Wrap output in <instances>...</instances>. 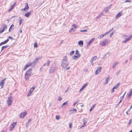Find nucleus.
<instances>
[{
    "label": "nucleus",
    "instance_id": "f257e3e1",
    "mask_svg": "<svg viewBox=\"0 0 132 132\" xmlns=\"http://www.w3.org/2000/svg\"><path fill=\"white\" fill-rule=\"evenodd\" d=\"M67 56H65L63 57L61 66L62 67L65 68L67 67L69 64L68 61L67 59Z\"/></svg>",
    "mask_w": 132,
    "mask_h": 132
},
{
    "label": "nucleus",
    "instance_id": "f03ea898",
    "mask_svg": "<svg viewBox=\"0 0 132 132\" xmlns=\"http://www.w3.org/2000/svg\"><path fill=\"white\" fill-rule=\"evenodd\" d=\"M31 68H30L26 72L25 74V78L26 80H28L31 74Z\"/></svg>",
    "mask_w": 132,
    "mask_h": 132
},
{
    "label": "nucleus",
    "instance_id": "7ed1b4c3",
    "mask_svg": "<svg viewBox=\"0 0 132 132\" xmlns=\"http://www.w3.org/2000/svg\"><path fill=\"white\" fill-rule=\"evenodd\" d=\"M57 69V68L56 67H51L49 69V73H51L54 72L55 70Z\"/></svg>",
    "mask_w": 132,
    "mask_h": 132
},
{
    "label": "nucleus",
    "instance_id": "20e7f679",
    "mask_svg": "<svg viewBox=\"0 0 132 132\" xmlns=\"http://www.w3.org/2000/svg\"><path fill=\"white\" fill-rule=\"evenodd\" d=\"M12 96H10L8 98L7 101V102L9 105H10L12 104Z\"/></svg>",
    "mask_w": 132,
    "mask_h": 132
},
{
    "label": "nucleus",
    "instance_id": "39448f33",
    "mask_svg": "<svg viewBox=\"0 0 132 132\" xmlns=\"http://www.w3.org/2000/svg\"><path fill=\"white\" fill-rule=\"evenodd\" d=\"M36 86H34L33 87H31L30 88L28 94L27 95V96H29L31 95V94L32 92L34 90V89L36 88Z\"/></svg>",
    "mask_w": 132,
    "mask_h": 132
},
{
    "label": "nucleus",
    "instance_id": "423d86ee",
    "mask_svg": "<svg viewBox=\"0 0 132 132\" xmlns=\"http://www.w3.org/2000/svg\"><path fill=\"white\" fill-rule=\"evenodd\" d=\"M16 122H14L12 123L9 128V130L11 131L12 130L14 127L15 126L16 124Z\"/></svg>",
    "mask_w": 132,
    "mask_h": 132
},
{
    "label": "nucleus",
    "instance_id": "0eeeda50",
    "mask_svg": "<svg viewBox=\"0 0 132 132\" xmlns=\"http://www.w3.org/2000/svg\"><path fill=\"white\" fill-rule=\"evenodd\" d=\"M27 112L26 111L21 113L20 115V117L21 119L23 118L27 114Z\"/></svg>",
    "mask_w": 132,
    "mask_h": 132
},
{
    "label": "nucleus",
    "instance_id": "6e6552de",
    "mask_svg": "<svg viewBox=\"0 0 132 132\" xmlns=\"http://www.w3.org/2000/svg\"><path fill=\"white\" fill-rule=\"evenodd\" d=\"M40 59V57H39L38 58H37L35 59L33 62L31 63V66L34 67L36 63L38 61V60Z\"/></svg>",
    "mask_w": 132,
    "mask_h": 132
},
{
    "label": "nucleus",
    "instance_id": "1a4fd4ad",
    "mask_svg": "<svg viewBox=\"0 0 132 132\" xmlns=\"http://www.w3.org/2000/svg\"><path fill=\"white\" fill-rule=\"evenodd\" d=\"M109 39H105L104 41H103L101 43V45L103 46H105L106 44L109 42Z\"/></svg>",
    "mask_w": 132,
    "mask_h": 132
},
{
    "label": "nucleus",
    "instance_id": "9d476101",
    "mask_svg": "<svg viewBox=\"0 0 132 132\" xmlns=\"http://www.w3.org/2000/svg\"><path fill=\"white\" fill-rule=\"evenodd\" d=\"M102 69V68L101 67H99L95 71V74L96 75H97L101 71V70Z\"/></svg>",
    "mask_w": 132,
    "mask_h": 132
},
{
    "label": "nucleus",
    "instance_id": "9b49d317",
    "mask_svg": "<svg viewBox=\"0 0 132 132\" xmlns=\"http://www.w3.org/2000/svg\"><path fill=\"white\" fill-rule=\"evenodd\" d=\"M6 79V78H4L0 82V86H2L1 88H2L4 86V84L5 83V80Z\"/></svg>",
    "mask_w": 132,
    "mask_h": 132
},
{
    "label": "nucleus",
    "instance_id": "f8f14e48",
    "mask_svg": "<svg viewBox=\"0 0 132 132\" xmlns=\"http://www.w3.org/2000/svg\"><path fill=\"white\" fill-rule=\"evenodd\" d=\"M29 8V7L28 5V4L27 3H26L25 4V6L24 9H22L21 10H23L25 11L27 10Z\"/></svg>",
    "mask_w": 132,
    "mask_h": 132
},
{
    "label": "nucleus",
    "instance_id": "ddd939ff",
    "mask_svg": "<svg viewBox=\"0 0 132 132\" xmlns=\"http://www.w3.org/2000/svg\"><path fill=\"white\" fill-rule=\"evenodd\" d=\"M32 12V11H31L28 12L24 15V16L26 17H28L31 14V13Z\"/></svg>",
    "mask_w": 132,
    "mask_h": 132
},
{
    "label": "nucleus",
    "instance_id": "4468645a",
    "mask_svg": "<svg viewBox=\"0 0 132 132\" xmlns=\"http://www.w3.org/2000/svg\"><path fill=\"white\" fill-rule=\"evenodd\" d=\"M9 39H7L6 40L4 41V42H1L0 44V46L3 44H6L9 41Z\"/></svg>",
    "mask_w": 132,
    "mask_h": 132
},
{
    "label": "nucleus",
    "instance_id": "2eb2a0df",
    "mask_svg": "<svg viewBox=\"0 0 132 132\" xmlns=\"http://www.w3.org/2000/svg\"><path fill=\"white\" fill-rule=\"evenodd\" d=\"M94 39V38H93L91 39L87 43V46H88L89 45L92 43L93 42Z\"/></svg>",
    "mask_w": 132,
    "mask_h": 132
},
{
    "label": "nucleus",
    "instance_id": "dca6fc26",
    "mask_svg": "<svg viewBox=\"0 0 132 132\" xmlns=\"http://www.w3.org/2000/svg\"><path fill=\"white\" fill-rule=\"evenodd\" d=\"M97 56H95L94 57H92L91 59V60L90 61L91 62V63L92 64V65H93V64L92 63L93 61H94L95 60H96L97 59Z\"/></svg>",
    "mask_w": 132,
    "mask_h": 132
},
{
    "label": "nucleus",
    "instance_id": "f3484780",
    "mask_svg": "<svg viewBox=\"0 0 132 132\" xmlns=\"http://www.w3.org/2000/svg\"><path fill=\"white\" fill-rule=\"evenodd\" d=\"M122 12H119L118 13L116 16V18H118L122 15Z\"/></svg>",
    "mask_w": 132,
    "mask_h": 132
},
{
    "label": "nucleus",
    "instance_id": "a211bd4d",
    "mask_svg": "<svg viewBox=\"0 0 132 132\" xmlns=\"http://www.w3.org/2000/svg\"><path fill=\"white\" fill-rule=\"evenodd\" d=\"M86 119L85 118H84L83 119V122L84 123V125L82 126L81 127L79 128V129H80L81 128L84 126V125L85 124L87 123V121L86 120Z\"/></svg>",
    "mask_w": 132,
    "mask_h": 132
},
{
    "label": "nucleus",
    "instance_id": "6ab92c4d",
    "mask_svg": "<svg viewBox=\"0 0 132 132\" xmlns=\"http://www.w3.org/2000/svg\"><path fill=\"white\" fill-rule=\"evenodd\" d=\"M50 64V61L49 60H47V63H46L44 64L43 66V67L44 66H46H46H48Z\"/></svg>",
    "mask_w": 132,
    "mask_h": 132
},
{
    "label": "nucleus",
    "instance_id": "aec40b11",
    "mask_svg": "<svg viewBox=\"0 0 132 132\" xmlns=\"http://www.w3.org/2000/svg\"><path fill=\"white\" fill-rule=\"evenodd\" d=\"M78 44L80 46H82L83 44V41L82 40L79 41L78 42Z\"/></svg>",
    "mask_w": 132,
    "mask_h": 132
},
{
    "label": "nucleus",
    "instance_id": "412c9836",
    "mask_svg": "<svg viewBox=\"0 0 132 132\" xmlns=\"http://www.w3.org/2000/svg\"><path fill=\"white\" fill-rule=\"evenodd\" d=\"M87 83H86L81 88V89L80 90L79 92H80L82 90L86 87V86L87 85Z\"/></svg>",
    "mask_w": 132,
    "mask_h": 132
},
{
    "label": "nucleus",
    "instance_id": "4be33fe9",
    "mask_svg": "<svg viewBox=\"0 0 132 132\" xmlns=\"http://www.w3.org/2000/svg\"><path fill=\"white\" fill-rule=\"evenodd\" d=\"M80 55H74L72 56V58L73 59L75 60L76 59L80 57Z\"/></svg>",
    "mask_w": 132,
    "mask_h": 132
},
{
    "label": "nucleus",
    "instance_id": "5701e85b",
    "mask_svg": "<svg viewBox=\"0 0 132 132\" xmlns=\"http://www.w3.org/2000/svg\"><path fill=\"white\" fill-rule=\"evenodd\" d=\"M110 76H108V77L106 78L105 80V82L104 84H107L108 83V81L109 79Z\"/></svg>",
    "mask_w": 132,
    "mask_h": 132
},
{
    "label": "nucleus",
    "instance_id": "b1692460",
    "mask_svg": "<svg viewBox=\"0 0 132 132\" xmlns=\"http://www.w3.org/2000/svg\"><path fill=\"white\" fill-rule=\"evenodd\" d=\"M7 26L6 24H3L2 25L1 28H3L5 30L7 29Z\"/></svg>",
    "mask_w": 132,
    "mask_h": 132
},
{
    "label": "nucleus",
    "instance_id": "393cba45",
    "mask_svg": "<svg viewBox=\"0 0 132 132\" xmlns=\"http://www.w3.org/2000/svg\"><path fill=\"white\" fill-rule=\"evenodd\" d=\"M125 39L122 42V43H126L129 40H130L129 39V38H125Z\"/></svg>",
    "mask_w": 132,
    "mask_h": 132
},
{
    "label": "nucleus",
    "instance_id": "a878e982",
    "mask_svg": "<svg viewBox=\"0 0 132 132\" xmlns=\"http://www.w3.org/2000/svg\"><path fill=\"white\" fill-rule=\"evenodd\" d=\"M8 46H9L8 45H7L6 46H3L2 47L1 51H3L4 49L6 48Z\"/></svg>",
    "mask_w": 132,
    "mask_h": 132
},
{
    "label": "nucleus",
    "instance_id": "bb28decb",
    "mask_svg": "<svg viewBox=\"0 0 132 132\" xmlns=\"http://www.w3.org/2000/svg\"><path fill=\"white\" fill-rule=\"evenodd\" d=\"M108 10H109L106 7L104 9L102 13L103 14L104 12H105V13H106L108 11Z\"/></svg>",
    "mask_w": 132,
    "mask_h": 132
},
{
    "label": "nucleus",
    "instance_id": "cd10ccee",
    "mask_svg": "<svg viewBox=\"0 0 132 132\" xmlns=\"http://www.w3.org/2000/svg\"><path fill=\"white\" fill-rule=\"evenodd\" d=\"M120 83H118L117 84H116L115 86H114L113 88V89H116L119 86Z\"/></svg>",
    "mask_w": 132,
    "mask_h": 132
},
{
    "label": "nucleus",
    "instance_id": "c85d7f7f",
    "mask_svg": "<svg viewBox=\"0 0 132 132\" xmlns=\"http://www.w3.org/2000/svg\"><path fill=\"white\" fill-rule=\"evenodd\" d=\"M76 31L75 29H74L73 28H72L70 29L69 31V32H72L75 31Z\"/></svg>",
    "mask_w": 132,
    "mask_h": 132
},
{
    "label": "nucleus",
    "instance_id": "c756f323",
    "mask_svg": "<svg viewBox=\"0 0 132 132\" xmlns=\"http://www.w3.org/2000/svg\"><path fill=\"white\" fill-rule=\"evenodd\" d=\"M15 4L16 3H15L13 4V5L11 6V9L9 10V11H10L14 7L15 5Z\"/></svg>",
    "mask_w": 132,
    "mask_h": 132
},
{
    "label": "nucleus",
    "instance_id": "7c9ffc66",
    "mask_svg": "<svg viewBox=\"0 0 132 132\" xmlns=\"http://www.w3.org/2000/svg\"><path fill=\"white\" fill-rule=\"evenodd\" d=\"M132 94V89L129 92V94L128 95V98L129 97H130Z\"/></svg>",
    "mask_w": 132,
    "mask_h": 132
},
{
    "label": "nucleus",
    "instance_id": "2f4dec72",
    "mask_svg": "<svg viewBox=\"0 0 132 132\" xmlns=\"http://www.w3.org/2000/svg\"><path fill=\"white\" fill-rule=\"evenodd\" d=\"M109 53H107L104 54V56L103 58V59H104V60H105L106 57V55L108 54Z\"/></svg>",
    "mask_w": 132,
    "mask_h": 132
},
{
    "label": "nucleus",
    "instance_id": "473e14b6",
    "mask_svg": "<svg viewBox=\"0 0 132 132\" xmlns=\"http://www.w3.org/2000/svg\"><path fill=\"white\" fill-rule=\"evenodd\" d=\"M117 63H118L117 62H115V63H114L112 65V68H114L116 67L117 65Z\"/></svg>",
    "mask_w": 132,
    "mask_h": 132
},
{
    "label": "nucleus",
    "instance_id": "72a5a7b5",
    "mask_svg": "<svg viewBox=\"0 0 132 132\" xmlns=\"http://www.w3.org/2000/svg\"><path fill=\"white\" fill-rule=\"evenodd\" d=\"M96 105V104H94L93 105V106L90 109V111H91L94 108L95 106Z\"/></svg>",
    "mask_w": 132,
    "mask_h": 132
},
{
    "label": "nucleus",
    "instance_id": "f704fd0d",
    "mask_svg": "<svg viewBox=\"0 0 132 132\" xmlns=\"http://www.w3.org/2000/svg\"><path fill=\"white\" fill-rule=\"evenodd\" d=\"M4 29L3 28H1L0 29V33L1 34L2 32H3L4 30Z\"/></svg>",
    "mask_w": 132,
    "mask_h": 132
},
{
    "label": "nucleus",
    "instance_id": "c9c22d12",
    "mask_svg": "<svg viewBox=\"0 0 132 132\" xmlns=\"http://www.w3.org/2000/svg\"><path fill=\"white\" fill-rule=\"evenodd\" d=\"M75 54L78 55H80V54L79 53V52L77 50H76V51Z\"/></svg>",
    "mask_w": 132,
    "mask_h": 132
},
{
    "label": "nucleus",
    "instance_id": "e433bc0d",
    "mask_svg": "<svg viewBox=\"0 0 132 132\" xmlns=\"http://www.w3.org/2000/svg\"><path fill=\"white\" fill-rule=\"evenodd\" d=\"M126 93V92H125V93L124 94H123V95L120 98V100H121L122 101V100L123 99V97H124V95Z\"/></svg>",
    "mask_w": 132,
    "mask_h": 132
},
{
    "label": "nucleus",
    "instance_id": "4c0bfd02",
    "mask_svg": "<svg viewBox=\"0 0 132 132\" xmlns=\"http://www.w3.org/2000/svg\"><path fill=\"white\" fill-rule=\"evenodd\" d=\"M104 37V36H103V35H100L99 36H98V38L99 39H100L102 37Z\"/></svg>",
    "mask_w": 132,
    "mask_h": 132
},
{
    "label": "nucleus",
    "instance_id": "58836bf2",
    "mask_svg": "<svg viewBox=\"0 0 132 132\" xmlns=\"http://www.w3.org/2000/svg\"><path fill=\"white\" fill-rule=\"evenodd\" d=\"M30 65L31 66V63H28L25 65V66L27 68H28V67H29V66H30Z\"/></svg>",
    "mask_w": 132,
    "mask_h": 132
},
{
    "label": "nucleus",
    "instance_id": "ea45409f",
    "mask_svg": "<svg viewBox=\"0 0 132 132\" xmlns=\"http://www.w3.org/2000/svg\"><path fill=\"white\" fill-rule=\"evenodd\" d=\"M68 103V101H67L65 102H64L62 106H61V107H62L64 105H65L66 104H67Z\"/></svg>",
    "mask_w": 132,
    "mask_h": 132
},
{
    "label": "nucleus",
    "instance_id": "a19ab883",
    "mask_svg": "<svg viewBox=\"0 0 132 132\" xmlns=\"http://www.w3.org/2000/svg\"><path fill=\"white\" fill-rule=\"evenodd\" d=\"M81 32H86L87 31V29H84V30H81L80 31Z\"/></svg>",
    "mask_w": 132,
    "mask_h": 132
},
{
    "label": "nucleus",
    "instance_id": "79ce46f5",
    "mask_svg": "<svg viewBox=\"0 0 132 132\" xmlns=\"http://www.w3.org/2000/svg\"><path fill=\"white\" fill-rule=\"evenodd\" d=\"M14 25L13 24H12L11 25V26L10 27V28H9V32L10 31V30L11 29H12V27H14Z\"/></svg>",
    "mask_w": 132,
    "mask_h": 132
},
{
    "label": "nucleus",
    "instance_id": "37998d69",
    "mask_svg": "<svg viewBox=\"0 0 132 132\" xmlns=\"http://www.w3.org/2000/svg\"><path fill=\"white\" fill-rule=\"evenodd\" d=\"M103 15V14L102 13H101L97 17V18H99L100 17H101Z\"/></svg>",
    "mask_w": 132,
    "mask_h": 132
},
{
    "label": "nucleus",
    "instance_id": "c03bdc74",
    "mask_svg": "<svg viewBox=\"0 0 132 132\" xmlns=\"http://www.w3.org/2000/svg\"><path fill=\"white\" fill-rule=\"evenodd\" d=\"M55 118L57 120H58L60 119V116H56Z\"/></svg>",
    "mask_w": 132,
    "mask_h": 132
},
{
    "label": "nucleus",
    "instance_id": "a18cd8bd",
    "mask_svg": "<svg viewBox=\"0 0 132 132\" xmlns=\"http://www.w3.org/2000/svg\"><path fill=\"white\" fill-rule=\"evenodd\" d=\"M112 5V4H111L109 6H108V7H106L107 9H108V10L110 9L111 8V7Z\"/></svg>",
    "mask_w": 132,
    "mask_h": 132
},
{
    "label": "nucleus",
    "instance_id": "49530a36",
    "mask_svg": "<svg viewBox=\"0 0 132 132\" xmlns=\"http://www.w3.org/2000/svg\"><path fill=\"white\" fill-rule=\"evenodd\" d=\"M77 27V26L75 24H73L72 26V27H74L75 28H76Z\"/></svg>",
    "mask_w": 132,
    "mask_h": 132
},
{
    "label": "nucleus",
    "instance_id": "de8ad7c7",
    "mask_svg": "<svg viewBox=\"0 0 132 132\" xmlns=\"http://www.w3.org/2000/svg\"><path fill=\"white\" fill-rule=\"evenodd\" d=\"M74 52H75L73 51H72L71 52H70V55H72L74 53Z\"/></svg>",
    "mask_w": 132,
    "mask_h": 132
},
{
    "label": "nucleus",
    "instance_id": "09e8293b",
    "mask_svg": "<svg viewBox=\"0 0 132 132\" xmlns=\"http://www.w3.org/2000/svg\"><path fill=\"white\" fill-rule=\"evenodd\" d=\"M114 33V32H112L110 34V38H111L112 37V36L113 35Z\"/></svg>",
    "mask_w": 132,
    "mask_h": 132
},
{
    "label": "nucleus",
    "instance_id": "8fccbe9b",
    "mask_svg": "<svg viewBox=\"0 0 132 132\" xmlns=\"http://www.w3.org/2000/svg\"><path fill=\"white\" fill-rule=\"evenodd\" d=\"M109 33V32H107L105 33H104V34H103V36H106L107 34Z\"/></svg>",
    "mask_w": 132,
    "mask_h": 132
},
{
    "label": "nucleus",
    "instance_id": "3c124183",
    "mask_svg": "<svg viewBox=\"0 0 132 132\" xmlns=\"http://www.w3.org/2000/svg\"><path fill=\"white\" fill-rule=\"evenodd\" d=\"M43 2L41 1L40 3L38 5V6H40L43 3Z\"/></svg>",
    "mask_w": 132,
    "mask_h": 132
},
{
    "label": "nucleus",
    "instance_id": "603ef678",
    "mask_svg": "<svg viewBox=\"0 0 132 132\" xmlns=\"http://www.w3.org/2000/svg\"><path fill=\"white\" fill-rule=\"evenodd\" d=\"M77 111V109L75 108V109H73L72 110L71 109V110H70V111H75V112H76Z\"/></svg>",
    "mask_w": 132,
    "mask_h": 132
},
{
    "label": "nucleus",
    "instance_id": "864d4df0",
    "mask_svg": "<svg viewBox=\"0 0 132 132\" xmlns=\"http://www.w3.org/2000/svg\"><path fill=\"white\" fill-rule=\"evenodd\" d=\"M131 119H130L129 121L128 124L129 125H130L131 124Z\"/></svg>",
    "mask_w": 132,
    "mask_h": 132
},
{
    "label": "nucleus",
    "instance_id": "5fc2aeb1",
    "mask_svg": "<svg viewBox=\"0 0 132 132\" xmlns=\"http://www.w3.org/2000/svg\"><path fill=\"white\" fill-rule=\"evenodd\" d=\"M8 38H9L11 40H13L14 39V38L11 36H9Z\"/></svg>",
    "mask_w": 132,
    "mask_h": 132
},
{
    "label": "nucleus",
    "instance_id": "6e6d98bb",
    "mask_svg": "<svg viewBox=\"0 0 132 132\" xmlns=\"http://www.w3.org/2000/svg\"><path fill=\"white\" fill-rule=\"evenodd\" d=\"M29 123H27L26 124V127L27 128L28 127V126L29 125Z\"/></svg>",
    "mask_w": 132,
    "mask_h": 132
},
{
    "label": "nucleus",
    "instance_id": "4d7b16f0",
    "mask_svg": "<svg viewBox=\"0 0 132 132\" xmlns=\"http://www.w3.org/2000/svg\"><path fill=\"white\" fill-rule=\"evenodd\" d=\"M130 2V0H126L125 1V2Z\"/></svg>",
    "mask_w": 132,
    "mask_h": 132
},
{
    "label": "nucleus",
    "instance_id": "13d9d810",
    "mask_svg": "<svg viewBox=\"0 0 132 132\" xmlns=\"http://www.w3.org/2000/svg\"><path fill=\"white\" fill-rule=\"evenodd\" d=\"M132 38V35H130L128 37V38H129V39L130 40V39Z\"/></svg>",
    "mask_w": 132,
    "mask_h": 132
},
{
    "label": "nucleus",
    "instance_id": "bf43d9fd",
    "mask_svg": "<svg viewBox=\"0 0 132 132\" xmlns=\"http://www.w3.org/2000/svg\"><path fill=\"white\" fill-rule=\"evenodd\" d=\"M132 38V35H130L128 37V38H129V39L130 40V39Z\"/></svg>",
    "mask_w": 132,
    "mask_h": 132
},
{
    "label": "nucleus",
    "instance_id": "052dcab7",
    "mask_svg": "<svg viewBox=\"0 0 132 132\" xmlns=\"http://www.w3.org/2000/svg\"><path fill=\"white\" fill-rule=\"evenodd\" d=\"M22 21V20H20L19 21V25H20L21 24Z\"/></svg>",
    "mask_w": 132,
    "mask_h": 132
},
{
    "label": "nucleus",
    "instance_id": "680f3d73",
    "mask_svg": "<svg viewBox=\"0 0 132 132\" xmlns=\"http://www.w3.org/2000/svg\"><path fill=\"white\" fill-rule=\"evenodd\" d=\"M62 98L59 97L58 99V100L59 101H61L62 100Z\"/></svg>",
    "mask_w": 132,
    "mask_h": 132
},
{
    "label": "nucleus",
    "instance_id": "e2e57ef3",
    "mask_svg": "<svg viewBox=\"0 0 132 132\" xmlns=\"http://www.w3.org/2000/svg\"><path fill=\"white\" fill-rule=\"evenodd\" d=\"M32 120L31 119H29L28 120V121L27 123H29V122L31 121Z\"/></svg>",
    "mask_w": 132,
    "mask_h": 132
},
{
    "label": "nucleus",
    "instance_id": "0e129e2a",
    "mask_svg": "<svg viewBox=\"0 0 132 132\" xmlns=\"http://www.w3.org/2000/svg\"><path fill=\"white\" fill-rule=\"evenodd\" d=\"M123 36H124V38H126L128 36H127V35H123Z\"/></svg>",
    "mask_w": 132,
    "mask_h": 132
},
{
    "label": "nucleus",
    "instance_id": "69168bd1",
    "mask_svg": "<svg viewBox=\"0 0 132 132\" xmlns=\"http://www.w3.org/2000/svg\"><path fill=\"white\" fill-rule=\"evenodd\" d=\"M78 102V101L77 102L74 103L73 104V105L74 106H75L76 104Z\"/></svg>",
    "mask_w": 132,
    "mask_h": 132
},
{
    "label": "nucleus",
    "instance_id": "338daca9",
    "mask_svg": "<svg viewBox=\"0 0 132 132\" xmlns=\"http://www.w3.org/2000/svg\"><path fill=\"white\" fill-rule=\"evenodd\" d=\"M37 45L36 44H35L34 45V46L35 47H37Z\"/></svg>",
    "mask_w": 132,
    "mask_h": 132
},
{
    "label": "nucleus",
    "instance_id": "774afa93",
    "mask_svg": "<svg viewBox=\"0 0 132 132\" xmlns=\"http://www.w3.org/2000/svg\"><path fill=\"white\" fill-rule=\"evenodd\" d=\"M114 89H113V88L111 90V93L113 92L114 91Z\"/></svg>",
    "mask_w": 132,
    "mask_h": 132
}]
</instances>
